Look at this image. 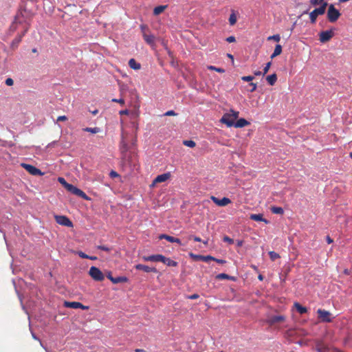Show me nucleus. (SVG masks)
I'll use <instances>...</instances> for the list:
<instances>
[{"label":"nucleus","instance_id":"1","mask_svg":"<svg viewBox=\"0 0 352 352\" xmlns=\"http://www.w3.org/2000/svg\"><path fill=\"white\" fill-rule=\"evenodd\" d=\"M239 112L231 109L229 113H225L220 120V122L225 124L228 127L234 126V121L239 117Z\"/></svg>","mask_w":352,"mask_h":352},{"label":"nucleus","instance_id":"2","mask_svg":"<svg viewBox=\"0 0 352 352\" xmlns=\"http://www.w3.org/2000/svg\"><path fill=\"white\" fill-rule=\"evenodd\" d=\"M327 6H328L327 3H324L320 7L315 8L313 11H311L309 13V19H310V22L312 24L316 23L317 17L319 15H322L325 13Z\"/></svg>","mask_w":352,"mask_h":352},{"label":"nucleus","instance_id":"3","mask_svg":"<svg viewBox=\"0 0 352 352\" xmlns=\"http://www.w3.org/2000/svg\"><path fill=\"white\" fill-rule=\"evenodd\" d=\"M340 16V12L337 10L333 4L329 6L327 10V19L329 22L334 23L338 21Z\"/></svg>","mask_w":352,"mask_h":352},{"label":"nucleus","instance_id":"4","mask_svg":"<svg viewBox=\"0 0 352 352\" xmlns=\"http://www.w3.org/2000/svg\"><path fill=\"white\" fill-rule=\"evenodd\" d=\"M89 274L91 277L96 281H102L104 279V276L103 275L102 272L99 268L96 267H91L89 271Z\"/></svg>","mask_w":352,"mask_h":352},{"label":"nucleus","instance_id":"5","mask_svg":"<svg viewBox=\"0 0 352 352\" xmlns=\"http://www.w3.org/2000/svg\"><path fill=\"white\" fill-rule=\"evenodd\" d=\"M29 13L27 11L26 9H23L19 11V12L16 14L14 19V21L11 25V29L13 30L16 29V25L17 23H22L23 22H25V20L22 19L21 18L25 17V16L28 15Z\"/></svg>","mask_w":352,"mask_h":352},{"label":"nucleus","instance_id":"6","mask_svg":"<svg viewBox=\"0 0 352 352\" xmlns=\"http://www.w3.org/2000/svg\"><path fill=\"white\" fill-rule=\"evenodd\" d=\"M318 318L320 320L321 322H330L332 320L331 318V314L326 311L324 309H319L317 311Z\"/></svg>","mask_w":352,"mask_h":352},{"label":"nucleus","instance_id":"7","mask_svg":"<svg viewBox=\"0 0 352 352\" xmlns=\"http://www.w3.org/2000/svg\"><path fill=\"white\" fill-rule=\"evenodd\" d=\"M56 222L61 226H67L69 228L73 227L72 221L66 216L56 215L55 216Z\"/></svg>","mask_w":352,"mask_h":352},{"label":"nucleus","instance_id":"8","mask_svg":"<svg viewBox=\"0 0 352 352\" xmlns=\"http://www.w3.org/2000/svg\"><path fill=\"white\" fill-rule=\"evenodd\" d=\"M334 32L332 30L322 31L319 34V40L321 43H327L333 36Z\"/></svg>","mask_w":352,"mask_h":352},{"label":"nucleus","instance_id":"9","mask_svg":"<svg viewBox=\"0 0 352 352\" xmlns=\"http://www.w3.org/2000/svg\"><path fill=\"white\" fill-rule=\"evenodd\" d=\"M21 166L31 175H43V173L36 167L28 164H22Z\"/></svg>","mask_w":352,"mask_h":352},{"label":"nucleus","instance_id":"10","mask_svg":"<svg viewBox=\"0 0 352 352\" xmlns=\"http://www.w3.org/2000/svg\"><path fill=\"white\" fill-rule=\"evenodd\" d=\"M211 200L219 206H226L231 203V200L228 197H223L221 199L214 196H211Z\"/></svg>","mask_w":352,"mask_h":352},{"label":"nucleus","instance_id":"11","mask_svg":"<svg viewBox=\"0 0 352 352\" xmlns=\"http://www.w3.org/2000/svg\"><path fill=\"white\" fill-rule=\"evenodd\" d=\"M64 305H65V307L72 308V309H82L83 310H86V309H88V308H89L87 306H85L79 302L65 301Z\"/></svg>","mask_w":352,"mask_h":352},{"label":"nucleus","instance_id":"12","mask_svg":"<svg viewBox=\"0 0 352 352\" xmlns=\"http://www.w3.org/2000/svg\"><path fill=\"white\" fill-rule=\"evenodd\" d=\"M142 259L144 261H152V262H162L164 259L162 254H153L151 256H144Z\"/></svg>","mask_w":352,"mask_h":352},{"label":"nucleus","instance_id":"13","mask_svg":"<svg viewBox=\"0 0 352 352\" xmlns=\"http://www.w3.org/2000/svg\"><path fill=\"white\" fill-rule=\"evenodd\" d=\"M285 320V318L283 316H281V315H280V316H272V317L269 318L267 320V322L270 326H272V325H274L276 323L282 322H284Z\"/></svg>","mask_w":352,"mask_h":352},{"label":"nucleus","instance_id":"14","mask_svg":"<svg viewBox=\"0 0 352 352\" xmlns=\"http://www.w3.org/2000/svg\"><path fill=\"white\" fill-rule=\"evenodd\" d=\"M170 177V173H166L162 175H157L155 179L153 182V185H155L157 183H162L164 182H166Z\"/></svg>","mask_w":352,"mask_h":352},{"label":"nucleus","instance_id":"15","mask_svg":"<svg viewBox=\"0 0 352 352\" xmlns=\"http://www.w3.org/2000/svg\"><path fill=\"white\" fill-rule=\"evenodd\" d=\"M135 268L138 270H142L145 272L149 273V272H154L157 273V270L155 267H150L147 265H144L142 264H137L135 265Z\"/></svg>","mask_w":352,"mask_h":352},{"label":"nucleus","instance_id":"16","mask_svg":"<svg viewBox=\"0 0 352 352\" xmlns=\"http://www.w3.org/2000/svg\"><path fill=\"white\" fill-rule=\"evenodd\" d=\"M250 219L256 221H263L266 224L269 223V221L263 218L262 214H252L250 216Z\"/></svg>","mask_w":352,"mask_h":352},{"label":"nucleus","instance_id":"17","mask_svg":"<svg viewBox=\"0 0 352 352\" xmlns=\"http://www.w3.org/2000/svg\"><path fill=\"white\" fill-rule=\"evenodd\" d=\"M250 122L246 120L245 118H240L237 120V121L234 124V126L236 128H242L246 126H248Z\"/></svg>","mask_w":352,"mask_h":352},{"label":"nucleus","instance_id":"18","mask_svg":"<svg viewBox=\"0 0 352 352\" xmlns=\"http://www.w3.org/2000/svg\"><path fill=\"white\" fill-rule=\"evenodd\" d=\"M28 30V27H26L25 29L24 30L23 32L22 33V34L19 35L17 38H14L12 41V47H14V46L17 47L19 43L21 41L22 37L27 32Z\"/></svg>","mask_w":352,"mask_h":352},{"label":"nucleus","instance_id":"19","mask_svg":"<svg viewBox=\"0 0 352 352\" xmlns=\"http://www.w3.org/2000/svg\"><path fill=\"white\" fill-rule=\"evenodd\" d=\"M162 263L166 264L167 266L176 267L177 266V262L170 259V258H166L164 256V259Z\"/></svg>","mask_w":352,"mask_h":352},{"label":"nucleus","instance_id":"20","mask_svg":"<svg viewBox=\"0 0 352 352\" xmlns=\"http://www.w3.org/2000/svg\"><path fill=\"white\" fill-rule=\"evenodd\" d=\"M129 67L135 70H138L140 69L141 65L140 63H137L134 58H131L129 61Z\"/></svg>","mask_w":352,"mask_h":352},{"label":"nucleus","instance_id":"21","mask_svg":"<svg viewBox=\"0 0 352 352\" xmlns=\"http://www.w3.org/2000/svg\"><path fill=\"white\" fill-rule=\"evenodd\" d=\"M143 37L144 41L149 45H153L155 41V36L153 34H144Z\"/></svg>","mask_w":352,"mask_h":352},{"label":"nucleus","instance_id":"22","mask_svg":"<svg viewBox=\"0 0 352 352\" xmlns=\"http://www.w3.org/2000/svg\"><path fill=\"white\" fill-rule=\"evenodd\" d=\"M282 53V46L279 44L276 45L274 52L271 55L270 58L273 59L276 56L280 55Z\"/></svg>","mask_w":352,"mask_h":352},{"label":"nucleus","instance_id":"23","mask_svg":"<svg viewBox=\"0 0 352 352\" xmlns=\"http://www.w3.org/2000/svg\"><path fill=\"white\" fill-rule=\"evenodd\" d=\"M74 195H77V196L82 198L85 200L89 199V197L85 194V192L78 188L76 189V191L74 192Z\"/></svg>","mask_w":352,"mask_h":352},{"label":"nucleus","instance_id":"24","mask_svg":"<svg viewBox=\"0 0 352 352\" xmlns=\"http://www.w3.org/2000/svg\"><path fill=\"white\" fill-rule=\"evenodd\" d=\"M266 80L270 85H274L277 80V76L273 74L267 76Z\"/></svg>","mask_w":352,"mask_h":352},{"label":"nucleus","instance_id":"25","mask_svg":"<svg viewBox=\"0 0 352 352\" xmlns=\"http://www.w3.org/2000/svg\"><path fill=\"white\" fill-rule=\"evenodd\" d=\"M294 307L298 311V312L300 313V314H303L307 312V309L305 307H302L298 302H295Z\"/></svg>","mask_w":352,"mask_h":352},{"label":"nucleus","instance_id":"26","mask_svg":"<svg viewBox=\"0 0 352 352\" xmlns=\"http://www.w3.org/2000/svg\"><path fill=\"white\" fill-rule=\"evenodd\" d=\"M167 8V6H159L154 8L153 10V14L154 15H159L162 12L164 11V10Z\"/></svg>","mask_w":352,"mask_h":352},{"label":"nucleus","instance_id":"27","mask_svg":"<svg viewBox=\"0 0 352 352\" xmlns=\"http://www.w3.org/2000/svg\"><path fill=\"white\" fill-rule=\"evenodd\" d=\"M128 281V278L126 276H118L114 277V280H112V283L114 284L120 283H126Z\"/></svg>","mask_w":352,"mask_h":352},{"label":"nucleus","instance_id":"28","mask_svg":"<svg viewBox=\"0 0 352 352\" xmlns=\"http://www.w3.org/2000/svg\"><path fill=\"white\" fill-rule=\"evenodd\" d=\"M236 21H237L236 15L235 12L234 11H232L229 17V23L230 25H234L236 24Z\"/></svg>","mask_w":352,"mask_h":352},{"label":"nucleus","instance_id":"29","mask_svg":"<svg viewBox=\"0 0 352 352\" xmlns=\"http://www.w3.org/2000/svg\"><path fill=\"white\" fill-rule=\"evenodd\" d=\"M271 211L274 214H283L284 213V210L281 207L272 206L271 207Z\"/></svg>","mask_w":352,"mask_h":352},{"label":"nucleus","instance_id":"30","mask_svg":"<svg viewBox=\"0 0 352 352\" xmlns=\"http://www.w3.org/2000/svg\"><path fill=\"white\" fill-rule=\"evenodd\" d=\"M159 239H166V240H167L168 241H169L170 243H173L175 237L169 236V235L166 234H160L159 236Z\"/></svg>","mask_w":352,"mask_h":352},{"label":"nucleus","instance_id":"31","mask_svg":"<svg viewBox=\"0 0 352 352\" xmlns=\"http://www.w3.org/2000/svg\"><path fill=\"white\" fill-rule=\"evenodd\" d=\"M309 3L311 6H316L318 5L321 6V5H322V3H327V2L324 1V0H310Z\"/></svg>","mask_w":352,"mask_h":352},{"label":"nucleus","instance_id":"32","mask_svg":"<svg viewBox=\"0 0 352 352\" xmlns=\"http://www.w3.org/2000/svg\"><path fill=\"white\" fill-rule=\"evenodd\" d=\"M84 131L90 132L91 133H97L100 132V128H98V127H94V128L87 127V128L84 129Z\"/></svg>","mask_w":352,"mask_h":352},{"label":"nucleus","instance_id":"33","mask_svg":"<svg viewBox=\"0 0 352 352\" xmlns=\"http://www.w3.org/2000/svg\"><path fill=\"white\" fill-rule=\"evenodd\" d=\"M269 256L272 261H275L276 259L280 258L279 254L274 251H270L269 252Z\"/></svg>","mask_w":352,"mask_h":352},{"label":"nucleus","instance_id":"34","mask_svg":"<svg viewBox=\"0 0 352 352\" xmlns=\"http://www.w3.org/2000/svg\"><path fill=\"white\" fill-rule=\"evenodd\" d=\"M183 144L188 147L193 148L196 146V143L192 140H184Z\"/></svg>","mask_w":352,"mask_h":352},{"label":"nucleus","instance_id":"35","mask_svg":"<svg viewBox=\"0 0 352 352\" xmlns=\"http://www.w3.org/2000/svg\"><path fill=\"white\" fill-rule=\"evenodd\" d=\"M217 278L220 279V280H222V279L230 280V279H232V277H230L229 275H228L226 274L221 273L217 276Z\"/></svg>","mask_w":352,"mask_h":352},{"label":"nucleus","instance_id":"36","mask_svg":"<svg viewBox=\"0 0 352 352\" xmlns=\"http://www.w3.org/2000/svg\"><path fill=\"white\" fill-rule=\"evenodd\" d=\"M208 69L209 70H214L219 73H223L225 72V70L223 68L216 67L212 66V65L208 66Z\"/></svg>","mask_w":352,"mask_h":352},{"label":"nucleus","instance_id":"37","mask_svg":"<svg viewBox=\"0 0 352 352\" xmlns=\"http://www.w3.org/2000/svg\"><path fill=\"white\" fill-rule=\"evenodd\" d=\"M267 40L268 41H271V40H273L276 42H279L280 40V36L279 34H274L273 36H270L267 38Z\"/></svg>","mask_w":352,"mask_h":352},{"label":"nucleus","instance_id":"38","mask_svg":"<svg viewBox=\"0 0 352 352\" xmlns=\"http://www.w3.org/2000/svg\"><path fill=\"white\" fill-rule=\"evenodd\" d=\"M65 188L69 192H72V194H74V192L76 191V189L77 188V187L74 186L72 184H69Z\"/></svg>","mask_w":352,"mask_h":352},{"label":"nucleus","instance_id":"39","mask_svg":"<svg viewBox=\"0 0 352 352\" xmlns=\"http://www.w3.org/2000/svg\"><path fill=\"white\" fill-rule=\"evenodd\" d=\"M189 255L195 261H199V260L202 261L203 256H201V255L195 254L193 253H190Z\"/></svg>","mask_w":352,"mask_h":352},{"label":"nucleus","instance_id":"40","mask_svg":"<svg viewBox=\"0 0 352 352\" xmlns=\"http://www.w3.org/2000/svg\"><path fill=\"white\" fill-rule=\"evenodd\" d=\"M271 65H272L271 62H268L265 65V67L263 68V75H265V74H266L268 72V71H269V69H270V68L271 67Z\"/></svg>","mask_w":352,"mask_h":352},{"label":"nucleus","instance_id":"41","mask_svg":"<svg viewBox=\"0 0 352 352\" xmlns=\"http://www.w3.org/2000/svg\"><path fill=\"white\" fill-rule=\"evenodd\" d=\"M58 181L60 184H61L65 188L67 187V186L69 184V183H67L66 182V180L63 178V177H58Z\"/></svg>","mask_w":352,"mask_h":352},{"label":"nucleus","instance_id":"42","mask_svg":"<svg viewBox=\"0 0 352 352\" xmlns=\"http://www.w3.org/2000/svg\"><path fill=\"white\" fill-rule=\"evenodd\" d=\"M254 77L253 76H245L241 78V80L245 82H250L253 80Z\"/></svg>","mask_w":352,"mask_h":352},{"label":"nucleus","instance_id":"43","mask_svg":"<svg viewBox=\"0 0 352 352\" xmlns=\"http://www.w3.org/2000/svg\"><path fill=\"white\" fill-rule=\"evenodd\" d=\"M223 241L224 242H227V243H228L229 244H232V243H234V240H233L232 239L230 238V237H229V236H223Z\"/></svg>","mask_w":352,"mask_h":352},{"label":"nucleus","instance_id":"44","mask_svg":"<svg viewBox=\"0 0 352 352\" xmlns=\"http://www.w3.org/2000/svg\"><path fill=\"white\" fill-rule=\"evenodd\" d=\"M188 240L193 239L195 241H197V242H201V239L200 237L196 236H192V235L189 236L188 237Z\"/></svg>","mask_w":352,"mask_h":352},{"label":"nucleus","instance_id":"45","mask_svg":"<svg viewBox=\"0 0 352 352\" xmlns=\"http://www.w3.org/2000/svg\"><path fill=\"white\" fill-rule=\"evenodd\" d=\"M210 260H214V258L212 257V256H203V258H202V261H205V262H208V261H210Z\"/></svg>","mask_w":352,"mask_h":352},{"label":"nucleus","instance_id":"46","mask_svg":"<svg viewBox=\"0 0 352 352\" xmlns=\"http://www.w3.org/2000/svg\"><path fill=\"white\" fill-rule=\"evenodd\" d=\"M177 115V114L173 110L168 111L164 113V116H173Z\"/></svg>","mask_w":352,"mask_h":352},{"label":"nucleus","instance_id":"47","mask_svg":"<svg viewBox=\"0 0 352 352\" xmlns=\"http://www.w3.org/2000/svg\"><path fill=\"white\" fill-rule=\"evenodd\" d=\"M77 254L82 258H88V255L81 251L78 252Z\"/></svg>","mask_w":352,"mask_h":352},{"label":"nucleus","instance_id":"48","mask_svg":"<svg viewBox=\"0 0 352 352\" xmlns=\"http://www.w3.org/2000/svg\"><path fill=\"white\" fill-rule=\"evenodd\" d=\"M6 84L8 86H12L14 84V80L12 78H8L6 80Z\"/></svg>","mask_w":352,"mask_h":352},{"label":"nucleus","instance_id":"49","mask_svg":"<svg viewBox=\"0 0 352 352\" xmlns=\"http://www.w3.org/2000/svg\"><path fill=\"white\" fill-rule=\"evenodd\" d=\"M98 249L102 250H104V251H106V252H109L110 251V248H109L108 247L104 246V245H98Z\"/></svg>","mask_w":352,"mask_h":352},{"label":"nucleus","instance_id":"50","mask_svg":"<svg viewBox=\"0 0 352 352\" xmlns=\"http://www.w3.org/2000/svg\"><path fill=\"white\" fill-rule=\"evenodd\" d=\"M250 86L251 87V89H250V91L251 92H253L256 89V83L250 82Z\"/></svg>","mask_w":352,"mask_h":352},{"label":"nucleus","instance_id":"51","mask_svg":"<svg viewBox=\"0 0 352 352\" xmlns=\"http://www.w3.org/2000/svg\"><path fill=\"white\" fill-rule=\"evenodd\" d=\"M67 120V117L65 116H60L57 118V122L66 121Z\"/></svg>","mask_w":352,"mask_h":352},{"label":"nucleus","instance_id":"52","mask_svg":"<svg viewBox=\"0 0 352 352\" xmlns=\"http://www.w3.org/2000/svg\"><path fill=\"white\" fill-rule=\"evenodd\" d=\"M112 101L115 102H118V103H120L121 104H124V100L122 98H120V99L114 98V99H112Z\"/></svg>","mask_w":352,"mask_h":352},{"label":"nucleus","instance_id":"53","mask_svg":"<svg viewBox=\"0 0 352 352\" xmlns=\"http://www.w3.org/2000/svg\"><path fill=\"white\" fill-rule=\"evenodd\" d=\"M236 39L235 37L233 36H230L226 38V41L228 43H233L235 42Z\"/></svg>","mask_w":352,"mask_h":352},{"label":"nucleus","instance_id":"54","mask_svg":"<svg viewBox=\"0 0 352 352\" xmlns=\"http://www.w3.org/2000/svg\"><path fill=\"white\" fill-rule=\"evenodd\" d=\"M199 297V296L198 294H194L189 296L188 298L191 300H195V299L198 298Z\"/></svg>","mask_w":352,"mask_h":352},{"label":"nucleus","instance_id":"55","mask_svg":"<svg viewBox=\"0 0 352 352\" xmlns=\"http://www.w3.org/2000/svg\"><path fill=\"white\" fill-rule=\"evenodd\" d=\"M326 241L329 244L332 243L333 242V240L329 236H326Z\"/></svg>","mask_w":352,"mask_h":352},{"label":"nucleus","instance_id":"56","mask_svg":"<svg viewBox=\"0 0 352 352\" xmlns=\"http://www.w3.org/2000/svg\"><path fill=\"white\" fill-rule=\"evenodd\" d=\"M110 176L111 177H116L118 176V174L116 172V171H113L112 170L111 173H110Z\"/></svg>","mask_w":352,"mask_h":352},{"label":"nucleus","instance_id":"57","mask_svg":"<svg viewBox=\"0 0 352 352\" xmlns=\"http://www.w3.org/2000/svg\"><path fill=\"white\" fill-rule=\"evenodd\" d=\"M129 111L127 109H124V110H122L120 111V115H128L129 114Z\"/></svg>","mask_w":352,"mask_h":352},{"label":"nucleus","instance_id":"58","mask_svg":"<svg viewBox=\"0 0 352 352\" xmlns=\"http://www.w3.org/2000/svg\"><path fill=\"white\" fill-rule=\"evenodd\" d=\"M214 261H215L217 263H220V264H223V263H226V261H224V260L217 259V258H214Z\"/></svg>","mask_w":352,"mask_h":352},{"label":"nucleus","instance_id":"59","mask_svg":"<svg viewBox=\"0 0 352 352\" xmlns=\"http://www.w3.org/2000/svg\"><path fill=\"white\" fill-rule=\"evenodd\" d=\"M173 243H177V244H179L180 245H182V243L181 242V240L179 239H178V238H175V237Z\"/></svg>","mask_w":352,"mask_h":352},{"label":"nucleus","instance_id":"60","mask_svg":"<svg viewBox=\"0 0 352 352\" xmlns=\"http://www.w3.org/2000/svg\"><path fill=\"white\" fill-rule=\"evenodd\" d=\"M107 278L112 282V280H114V277H113L111 274V273H109L108 275H107Z\"/></svg>","mask_w":352,"mask_h":352},{"label":"nucleus","instance_id":"61","mask_svg":"<svg viewBox=\"0 0 352 352\" xmlns=\"http://www.w3.org/2000/svg\"><path fill=\"white\" fill-rule=\"evenodd\" d=\"M88 259H90V260H92V261H95L97 259V257L96 256H88Z\"/></svg>","mask_w":352,"mask_h":352},{"label":"nucleus","instance_id":"62","mask_svg":"<svg viewBox=\"0 0 352 352\" xmlns=\"http://www.w3.org/2000/svg\"><path fill=\"white\" fill-rule=\"evenodd\" d=\"M261 74H263V73L261 72H260V71H256V72H254V75L255 76H260Z\"/></svg>","mask_w":352,"mask_h":352},{"label":"nucleus","instance_id":"63","mask_svg":"<svg viewBox=\"0 0 352 352\" xmlns=\"http://www.w3.org/2000/svg\"><path fill=\"white\" fill-rule=\"evenodd\" d=\"M243 243V241H237V246H238V247H241V246H242Z\"/></svg>","mask_w":352,"mask_h":352},{"label":"nucleus","instance_id":"64","mask_svg":"<svg viewBox=\"0 0 352 352\" xmlns=\"http://www.w3.org/2000/svg\"><path fill=\"white\" fill-rule=\"evenodd\" d=\"M258 280H263V276L262 274H259V275L258 276Z\"/></svg>","mask_w":352,"mask_h":352}]
</instances>
